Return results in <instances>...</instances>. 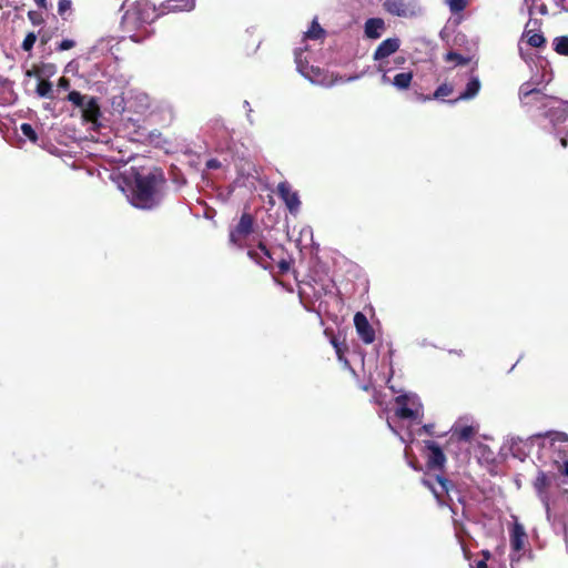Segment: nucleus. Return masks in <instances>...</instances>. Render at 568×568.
I'll list each match as a JSON object with an SVG mask.
<instances>
[{
  "label": "nucleus",
  "mask_w": 568,
  "mask_h": 568,
  "mask_svg": "<svg viewBox=\"0 0 568 568\" xmlns=\"http://www.w3.org/2000/svg\"><path fill=\"white\" fill-rule=\"evenodd\" d=\"M545 73L534 74L519 88V99L529 112H538L544 130L554 134L562 148L568 146V103L542 92L545 83L550 81Z\"/></svg>",
  "instance_id": "nucleus-1"
},
{
  "label": "nucleus",
  "mask_w": 568,
  "mask_h": 568,
  "mask_svg": "<svg viewBox=\"0 0 568 568\" xmlns=\"http://www.w3.org/2000/svg\"><path fill=\"white\" fill-rule=\"evenodd\" d=\"M510 454L520 460L531 457L537 467L551 468L560 465L568 456V435L560 432L536 434L526 439L513 438Z\"/></svg>",
  "instance_id": "nucleus-2"
},
{
  "label": "nucleus",
  "mask_w": 568,
  "mask_h": 568,
  "mask_svg": "<svg viewBox=\"0 0 568 568\" xmlns=\"http://www.w3.org/2000/svg\"><path fill=\"white\" fill-rule=\"evenodd\" d=\"M126 187H122L129 202L142 210H150L161 201L160 189L164 184V176L158 169L148 173H135L133 179H126Z\"/></svg>",
  "instance_id": "nucleus-3"
},
{
  "label": "nucleus",
  "mask_w": 568,
  "mask_h": 568,
  "mask_svg": "<svg viewBox=\"0 0 568 568\" xmlns=\"http://www.w3.org/2000/svg\"><path fill=\"white\" fill-rule=\"evenodd\" d=\"M537 475L532 480L531 485L538 500L541 503L546 519L548 523L552 521L551 501L554 498V490L558 486V476L554 469H542L544 467H537Z\"/></svg>",
  "instance_id": "nucleus-4"
},
{
  "label": "nucleus",
  "mask_w": 568,
  "mask_h": 568,
  "mask_svg": "<svg viewBox=\"0 0 568 568\" xmlns=\"http://www.w3.org/2000/svg\"><path fill=\"white\" fill-rule=\"evenodd\" d=\"M156 17L155 9L148 1H138L124 13L122 26L126 31H132L151 23Z\"/></svg>",
  "instance_id": "nucleus-5"
},
{
  "label": "nucleus",
  "mask_w": 568,
  "mask_h": 568,
  "mask_svg": "<svg viewBox=\"0 0 568 568\" xmlns=\"http://www.w3.org/2000/svg\"><path fill=\"white\" fill-rule=\"evenodd\" d=\"M395 416L403 420L416 422L419 424L423 418V405L416 394L408 393L395 398Z\"/></svg>",
  "instance_id": "nucleus-6"
},
{
  "label": "nucleus",
  "mask_w": 568,
  "mask_h": 568,
  "mask_svg": "<svg viewBox=\"0 0 568 568\" xmlns=\"http://www.w3.org/2000/svg\"><path fill=\"white\" fill-rule=\"evenodd\" d=\"M383 8L389 14L404 19L423 14V7L418 0H384Z\"/></svg>",
  "instance_id": "nucleus-7"
},
{
  "label": "nucleus",
  "mask_w": 568,
  "mask_h": 568,
  "mask_svg": "<svg viewBox=\"0 0 568 568\" xmlns=\"http://www.w3.org/2000/svg\"><path fill=\"white\" fill-rule=\"evenodd\" d=\"M509 537L511 547V552L509 557L513 565L514 562H517L521 559V552L525 550L526 547L527 534L525 527L520 523L515 521L510 530Z\"/></svg>",
  "instance_id": "nucleus-8"
},
{
  "label": "nucleus",
  "mask_w": 568,
  "mask_h": 568,
  "mask_svg": "<svg viewBox=\"0 0 568 568\" xmlns=\"http://www.w3.org/2000/svg\"><path fill=\"white\" fill-rule=\"evenodd\" d=\"M539 26L540 23L537 19H529L526 23L521 40L526 39L527 43L534 48L542 47L546 40L542 33L539 32ZM521 42L523 41H520L518 44L519 53L523 59H526Z\"/></svg>",
  "instance_id": "nucleus-9"
},
{
  "label": "nucleus",
  "mask_w": 568,
  "mask_h": 568,
  "mask_svg": "<svg viewBox=\"0 0 568 568\" xmlns=\"http://www.w3.org/2000/svg\"><path fill=\"white\" fill-rule=\"evenodd\" d=\"M423 484L433 491L434 496L436 497L440 505L447 504L443 499L444 495H447L449 500H452L450 493L454 489V485L447 478L440 475H436L434 479L424 478Z\"/></svg>",
  "instance_id": "nucleus-10"
},
{
  "label": "nucleus",
  "mask_w": 568,
  "mask_h": 568,
  "mask_svg": "<svg viewBox=\"0 0 568 568\" xmlns=\"http://www.w3.org/2000/svg\"><path fill=\"white\" fill-rule=\"evenodd\" d=\"M277 194L281 200L285 203L287 210L292 214H296L301 207L300 195L296 191L292 190L288 182L283 181L277 185Z\"/></svg>",
  "instance_id": "nucleus-11"
},
{
  "label": "nucleus",
  "mask_w": 568,
  "mask_h": 568,
  "mask_svg": "<svg viewBox=\"0 0 568 568\" xmlns=\"http://www.w3.org/2000/svg\"><path fill=\"white\" fill-rule=\"evenodd\" d=\"M253 231V217L244 213L242 214L236 227L230 233V242L241 246V240L246 237Z\"/></svg>",
  "instance_id": "nucleus-12"
},
{
  "label": "nucleus",
  "mask_w": 568,
  "mask_h": 568,
  "mask_svg": "<svg viewBox=\"0 0 568 568\" xmlns=\"http://www.w3.org/2000/svg\"><path fill=\"white\" fill-rule=\"evenodd\" d=\"M427 468L429 470H439L444 467L446 457L440 446L434 440L426 442Z\"/></svg>",
  "instance_id": "nucleus-13"
},
{
  "label": "nucleus",
  "mask_w": 568,
  "mask_h": 568,
  "mask_svg": "<svg viewBox=\"0 0 568 568\" xmlns=\"http://www.w3.org/2000/svg\"><path fill=\"white\" fill-rule=\"evenodd\" d=\"M354 325L356 327L358 336L364 343L371 344L374 342L375 332L372 325L369 324L367 317L363 313L357 312L354 315Z\"/></svg>",
  "instance_id": "nucleus-14"
},
{
  "label": "nucleus",
  "mask_w": 568,
  "mask_h": 568,
  "mask_svg": "<svg viewBox=\"0 0 568 568\" xmlns=\"http://www.w3.org/2000/svg\"><path fill=\"white\" fill-rule=\"evenodd\" d=\"M479 426L477 424H465L462 419L458 420L452 428V438L458 442L468 443L478 433Z\"/></svg>",
  "instance_id": "nucleus-15"
},
{
  "label": "nucleus",
  "mask_w": 568,
  "mask_h": 568,
  "mask_svg": "<svg viewBox=\"0 0 568 568\" xmlns=\"http://www.w3.org/2000/svg\"><path fill=\"white\" fill-rule=\"evenodd\" d=\"M247 255L264 270L272 268L273 253L263 243H260L255 248H250Z\"/></svg>",
  "instance_id": "nucleus-16"
},
{
  "label": "nucleus",
  "mask_w": 568,
  "mask_h": 568,
  "mask_svg": "<svg viewBox=\"0 0 568 568\" xmlns=\"http://www.w3.org/2000/svg\"><path fill=\"white\" fill-rule=\"evenodd\" d=\"M295 62L297 71L308 81L315 84L323 83L322 70L317 67H310V70H305L303 62V53L301 51L295 52Z\"/></svg>",
  "instance_id": "nucleus-17"
},
{
  "label": "nucleus",
  "mask_w": 568,
  "mask_h": 568,
  "mask_svg": "<svg viewBox=\"0 0 568 568\" xmlns=\"http://www.w3.org/2000/svg\"><path fill=\"white\" fill-rule=\"evenodd\" d=\"M480 88H481V83H480L478 75L471 74L469 77V80L466 84L465 90L459 94V97L454 100H449L447 102L449 104H455L458 101L473 100L479 93Z\"/></svg>",
  "instance_id": "nucleus-18"
},
{
  "label": "nucleus",
  "mask_w": 568,
  "mask_h": 568,
  "mask_svg": "<svg viewBox=\"0 0 568 568\" xmlns=\"http://www.w3.org/2000/svg\"><path fill=\"white\" fill-rule=\"evenodd\" d=\"M400 45V41L398 38H388L379 43L377 49L374 52V59L376 61H382L390 54L395 53Z\"/></svg>",
  "instance_id": "nucleus-19"
},
{
  "label": "nucleus",
  "mask_w": 568,
  "mask_h": 568,
  "mask_svg": "<svg viewBox=\"0 0 568 568\" xmlns=\"http://www.w3.org/2000/svg\"><path fill=\"white\" fill-rule=\"evenodd\" d=\"M520 12L527 13L529 19H535L536 14L545 16L548 10L546 3L541 0H524Z\"/></svg>",
  "instance_id": "nucleus-20"
},
{
  "label": "nucleus",
  "mask_w": 568,
  "mask_h": 568,
  "mask_svg": "<svg viewBox=\"0 0 568 568\" xmlns=\"http://www.w3.org/2000/svg\"><path fill=\"white\" fill-rule=\"evenodd\" d=\"M195 8V0H166L162 4L163 12L192 11Z\"/></svg>",
  "instance_id": "nucleus-21"
},
{
  "label": "nucleus",
  "mask_w": 568,
  "mask_h": 568,
  "mask_svg": "<svg viewBox=\"0 0 568 568\" xmlns=\"http://www.w3.org/2000/svg\"><path fill=\"white\" fill-rule=\"evenodd\" d=\"M385 29V22L382 18H371L366 20L364 26V33L369 39L381 38Z\"/></svg>",
  "instance_id": "nucleus-22"
},
{
  "label": "nucleus",
  "mask_w": 568,
  "mask_h": 568,
  "mask_svg": "<svg viewBox=\"0 0 568 568\" xmlns=\"http://www.w3.org/2000/svg\"><path fill=\"white\" fill-rule=\"evenodd\" d=\"M81 112L87 121L94 122L100 115V108L98 101L93 97H87L85 102L81 106Z\"/></svg>",
  "instance_id": "nucleus-23"
},
{
  "label": "nucleus",
  "mask_w": 568,
  "mask_h": 568,
  "mask_svg": "<svg viewBox=\"0 0 568 568\" xmlns=\"http://www.w3.org/2000/svg\"><path fill=\"white\" fill-rule=\"evenodd\" d=\"M412 80V72H400L393 78L392 85L399 91L407 90L410 87Z\"/></svg>",
  "instance_id": "nucleus-24"
},
{
  "label": "nucleus",
  "mask_w": 568,
  "mask_h": 568,
  "mask_svg": "<svg viewBox=\"0 0 568 568\" xmlns=\"http://www.w3.org/2000/svg\"><path fill=\"white\" fill-rule=\"evenodd\" d=\"M36 92H37L38 97H40V98H47V99H51V100L54 99L53 85L48 80L40 79L37 84Z\"/></svg>",
  "instance_id": "nucleus-25"
},
{
  "label": "nucleus",
  "mask_w": 568,
  "mask_h": 568,
  "mask_svg": "<svg viewBox=\"0 0 568 568\" xmlns=\"http://www.w3.org/2000/svg\"><path fill=\"white\" fill-rule=\"evenodd\" d=\"M552 48L558 54L568 57V36L556 37L552 40Z\"/></svg>",
  "instance_id": "nucleus-26"
},
{
  "label": "nucleus",
  "mask_w": 568,
  "mask_h": 568,
  "mask_svg": "<svg viewBox=\"0 0 568 568\" xmlns=\"http://www.w3.org/2000/svg\"><path fill=\"white\" fill-rule=\"evenodd\" d=\"M324 33V29L317 23L316 20H313L311 27L304 34L306 39L317 40L321 39Z\"/></svg>",
  "instance_id": "nucleus-27"
},
{
  "label": "nucleus",
  "mask_w": 568,
  "mask_h": 568,
  "mask_svg": "<svg viewBox=\"0 0 568 568\" xmlns=\"http://www.w3.org/2000/svg\"><path fill=\"white\" fill-rule=\"evenodd\" d=\"M453 85L449 83L440 84L434 92L433 98L436 100L444 101L445 97H448L453 92Z\"/></svg>",
  "instance_id": "nucleus-28"
},
{
  "label": "nucleus",
  "mask_w": 568,
  "mask_h": 568,
  "mask_svg": "<svg viewBox=\"0 0 568 568\" xmlns=\"http://www.w3.org/2000/svg\"><path fill=\"white\" fill-rule=\"evenodd\" d=\"M88 95L81 94L79 91H71L67 99L69 102H71L74 106L81 109L83 103L85 102Z\"/></svg>",
  "instance_id": "nucleus-29"
},
{
  "label": "nucleus",
  "mask_w": 568,
  "mask_h": 568,
  "mask_svg": "<svg viewBox=\"0 0 568 568\" xmlns=\"http://www.w3.org/2000/svg\"><path fill=\"white\" fill-rule=\"evenodd\" d=\"M20 130L22 132V134L31 142L36 143L38 141V135L34 131V129L32 128L31 124L29 123H22L21 126H20Z\"/></svg>",
  "instance_id": "nucleus-30"
},
{
  "label": "nucleus",
  "mask_w": 568,
  "mask_h": 568,
  "mask_svg": "<svg viewBox=\"0 0 568 568\" xmlns=\"http://www.w3.org/2000/svg\"><path fill=\"white\" fill-rule=\"evenodd\" d=\"M446 3L453 13H458L466 8L468 0H446Z\"/></svg>",
  "instance_id": "nucleus-31"
},
{
  "label": "nucleus",
  "mask_w": 568,
  "mask_h": 568,
  "mask_svg": "<svg viewBox=\"0 0 568 568\" xmlns=\"http://www.w3.org/2000/svg\"><path fill=\"white\" fill-rule=\"evenodd\" d=\"M446 60L450 61V62H454L457 65L467 64L468 61H469L468 58L463 57L462 54L456 53V52H448L447 55H446Z\"/></svg>",
  "instance_id": "nucleus-32"
},
{
  "label": "nucleus",
  "mask_w": 568,
  "mask_h": 568,
  "mask_svg": "<svg viewBox=\"0 0 568 568\" xmlns=\"http://www.w3.org/2000/svg\"><path fill=\"white\" fill-rule=\"evenodd\" d=\"M36 41H37V34H36L34 32H29V33L26 36V38H24V40H23V42H22V44H21V48H22L24 51L30 52V51L32 50V48H33V45H34Z\"/></svg>",
  "instance_id": "nucleus-33"
},
{
  "label": "nucleus",
  "mask_w": 568,
  "mask_h": 568,
  "mask_svg": "<svg viewBox=\"0 0 568 568\" xmlns=\"http://www.w3.org/2000/svg\"><path fill=\"white\" fill-rule=\"evenodd\" d=\"M72 7L71 0H59L58 2V13L60 16H64L65 12L70 11Z\"/></svg>",
  "instance_id": "nucleus-34"
},
{
  "label": "nucleus",
  "mask_w": 568,
  "mask_h": 568,
  "mask_svg": "<svg viewBox=\"0 0 568 568\" xmlns=\"http://www.w3.org/2000/svg\"><path fill=\"white\" fill-rule=\"evenodd\" d=\"M74 45H75V41H73V40H71V39H64V40H62V41L57 45V50H58V51H67V50L72 49Z\"/></svg>",
  "instance_id": "nucleus-35"
},
{
  "label": "nucleus",
  "mask_w": 568,
  "mask_h": 568,
  "mask_svg": "<svg viewBox=\"0 0 568 568\" xmlns=\"http://www.w3.org/2000/svg\"><path fill=\"white\" fill-rule=\"evenodd\" d=\"M378 71L383 73L382 74V79H381L382 83L383 84H392L393 80L387 74L388 73V69H386L383 63H381L378 65Z\"/></svg>",
  "instance_id": "nucleus-36"
},
{
  "label": "nucleus",
  "mask_w": 568,
  "mask_h": 568,
  "mask_svg": "<svg viewBox=\"0 0 568 568\" xmlns=\"http://www.w3.org/2000/svg\"><path fill=\"white\" fill-rule=\"evenodd\" d=\"M243 108L246 110V120H247V122H248L251 125H253V124H254V118H253V115H252V113H253V109L251 108L250 102H248L247 100H245V101L243 102Z\"/></svg>",
  "instance_id": "nucleus-37"
},
{
  "label": "nucleus",
  "mask_w": 568,
  "mask_h": 568,
  "mask_svg": "<svg viewBox=\"0 0 568 568\" xmlns=\"http://www.w3.org/2000/svg\"><path fill=\"white\" fill-rule=\"evenodd\" d=\"M206 168L209 170H216V169H220L221 168V162L216 159H210L207 162H206Z\"/></svg>",
  "instance_id": "nucleus-38"
},
{
  "label": "nucleus",
  "mask_w": 568,
  "mask_h": 568,
  "mask_svg": "<svg viewBox=\"0 0 568 568\" xmlns=\"http://www.w3.org/2000/svg\"><path fill=\"white\" fill-rule=\"evenodd\" d=\"M387 426H388V428H389V429H390L395 435H397V436L400 438V440H402L403 443H406V440H407V439H406L403 435H400V434H399V432H398V430H397V428L392 424V422H390V419H389V418H387Z\"/></svg>",
  "instance_id": "nucleus-39"
},
{
  "label": "nucleus",
  "mask_w": 568,
  "mask_h": 568,
  "mask_svg": "<svg viewBox=\"0 0 568 568\" xmlns=\"http://www.w3.org/2000/svg\"><path fill=\"white\" fill-rule=\"evenodd\" d=\"M58 87L62 90H68L70 88V81L69 79L62 77L58 81Z\"/></svg>",
  "instance_id": "nucleus-40"
},
{
  "label": "nucleus",
  "mask_w": 568,
  "mask_h": 568,
  "mask_svg": "<svg viewBox=\"0 0 568 568\" xmlns=\"http://www.w3.org/2000/svg\"><path fill=\"white\" fill-rule=\"evenodd\" d=\"M28 17L29 19L32 21L33 24H39L42 22L41 18L39 17V14L34 11H30L28 13Z\"/></svg>",
  "instance_id": "nucleus-41"
},
{
  "label": "nucleus",
  "mask_w": 568,
  "mask_h": 568,
  "mask_svg": "<svg viewBox=\"0 0 568 568\" xmlns=\"http://www.w3.org/2000/svg\"><path fill=\"white\" fill-rule=\"evenodd\" d=\"M278 268L282 273H285L290 270V263L285 260H281L278 262Z\"/></svg>",
  "instance_id": "nucleus-42"
},
{
  "label": "nucleus",
  "mask_w": 568,
  "mask_h": 568,
  "mask_svg": "<svg viewBox=\"0 0 568 568\" xmlns=\"http://www.w3.org/2000/svg\"><path fill=\"white\" fill-rule=\"evenodd\" d=\"M561 463L564 464L562 473L568 477V460L565 458Z\"/></svg>",
  "instance_id": "nucleus-43"
},
{
  "label": "nucleus",
  "mask_w": 568,
  "mask_h": 568,
  "mask_svg": "<svg viewBox=\"0 0 568 568\" xmlns=\"http://www.w3.org/2000/svg\"><path fill=\"white\" fill-rule=\"evenodd\" d=\"M39 8H47V0H34Z\"/></svg>",
  "instance_id": "nucleus-44"
},
{
  "label": "nucleus",
  "mask_w": 568,
  "mask_h": 568,
  "mask_svg": "<svg viewBox=\"0 0 568 568\" xmlns=\"http://www.w3.org/2000/svg\"><path fill=\"white\" fill-rule=\"evenodd\" d=\"M130 39L136 43H140L142 41V39L138 34H131Z\"/></svg>",
  "instance_id": "nucleus-45"
},
{
  "label": "nucleus",
  "mask_w": 568,
  "mask_h": 568,
  "mask_svg": "<svg viewBox=\"0 0 568 568\" xmlns=\"http://www.w3.org/2000/svg\"><path fill=\"white\" fill-rule=\"evenodd\" d=\"M476 567H477V568H487V562H486V560H479V561H477Z\"/></svg>",
  "instance_id": "nucleus-46"
},
{
  "label": "nucleus",
  "mask_w": 568,
  "mask_h": 568,
  "mask_svg": "<svg viewBox=\"0 0 568 568\" xmlns=\"http://www.w3.org/2000/svg\"><path fill=\"white\" fill-rule=\"evenodd\" d=\"M26 75L29 78L37 77L38 72L36 70H27Z\"/></svg>",
  "instance_id": "nucleus-47"
},
{
  "label": "nucleus",
  "mask_w": 568,
  "mask_h": 568,
  "mask_svg": "<svg viewBox=\"0 0 568 568\" xmlns=\"http://www.w3.org/2000/svg\"><path fill=\"white\" fill-rule=\"evenodd\" d=\"M334 346L336 348V353L338 354L339 359H342L341 349H339L338 345L336 343H334Z\"/></svg>",
  "instance_id": "nucleus-48"
},
{
  "label": "nucleus",
  "mask_w": 568,
  "mask_h": 568,
  "mask_svg": "<svg viewBox=\"0 0 568 568\" xmlns=\"http://www.w3.org/2000/svg\"><path fill=\"white\" fill-rule=\"evenodd\" d=\"M303 62H304L305 70H310L311 65L308 64V62L306 60H304V59H303Z\"/></svg>",
  "instance_id": "nucleus-49"
},
{
  "label": "nucleus",
  "mask_w": 568,
  "mask_h": 568,
  "mask_svg": "<svg viewBox=\"0 0 568 568\" xmlns=\"http://www.w3.org/2000/svg\"><path fill=\"white\" fill-rule=\"evenodd\" d=\"M483 555H484V559L483 560H487L489 558V552L488 551H484Z\"/></svg>",
  "instance_id": "nucleus-50"
},
{
  "label": "nucleus",
  "mask_w": 568,
  "mask_h": 568,
  "mask_svg": "<svg viewBox=\"0 0 568 568\" xmlns=\"http://www.w3.org/2000/svg\"><path fill=\"white\" fill-rule=\"evenodd\" d=\"M418 344H419L420 346H426V345H427L426 341H423V342H420V343H418Z\"/></svg>",
  "instance_id": "nucleus-51"
},
{
  "label": "nucleus",
  "mask_w": 568,
  "mask_h": 568,
  "mask_svg": "<svg viewBox=\"0 0 568 568\" xmlns=\"http://www.w3.org/2000/svg\"><path fill=\"white\" fill-rule=\"evenodd\" d=\"M565 539H566V545H567V549H568V534L567 532H566Z\"/></svg>",
  "instance_id": "nucleus-52"
},
{
  "label": "nucleus",
  "mask_w": 568,
  "mask_h": 568,
  "mask_svg": "<svg viewBox=\"0 0 568 568\" xmlns=\"http://www.w3.org/2000/svg\"><path fill=\"white\" fill-rule=\"evenodd\" d=\"M357 78H358V77H349V78L347 79V81H352V80H355V79H357Z\"/></svg>",
  "instance_id": "nucleus-53"
},
{
  "label": "nucleus",
  "mask_w": 568,
  "mask_h": 568,
  "mask_svg": "<svg viewBox=\"0 0 568 568\" xmlns=\"http://www.w3.org/2000/svg\"><path fill=\"white\" fill-rule=\"evenodd\" d=\"M448 506H449V508L452 509V513H454V514H455V509H454V507H453L452 505H448Z\"/></svg>",
  "instance_id": "nucleus-54"
},
{
  "label": "nucleus",
  "mask_w": 568,
  "mask_h": 568,
  "mask_svg": "<svg viewBox=\"0 0 568 568\" xmlns=\"http://www.w3.org/2000/svg\"><path fill=\"white\" fill-rule=\"evenodd\" d=\"M424 429L428 432V430H429V427L425 425V426H424Z\"/></svg>",
  "instance_id": "nucleus-55"
}]
</instances>
